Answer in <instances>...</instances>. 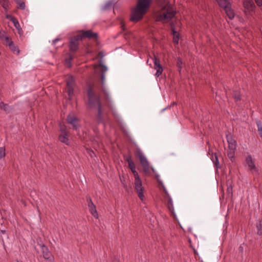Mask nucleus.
I'll return each mask as SVG.
<instances>
[{"instance_id":"nucleus-1","label":"nucleus","mask_w":262,"mask_h":262,"mask_svg":"<svg viewBox=\"0 0 262 262\" xmlns=\"http://www.w3.org/2000/svg\"><path fill=\"white\" fill-rule=\"evenodd\" d=\"M159 4L158 10L155 12V20L162 23L169 22L176 14L173 8L166 0H159Z\"/></svg>"},{"instance_id":"nucleus-2","label":"nucleus","mask_w":262,"mask_h":262,"mask_svg":"<svg viewBox=\"0 0 262 262\" xmlns=\"http://www.w3.org/2000/svg\"><path fill=\"white\" fill-rule=\"evenodd\" d=\"M151 0H138L136 7L132 10L130 20L137 22L141 19L149 8Z\"/></svg>"},{"instance_id":"nucleus-3","label":"nucleus","mask_w":262,"mask_h":262,"mask_svg":"<svg viewBox=\"0 0 262 262\" xmlns=\"http://www.w3.org/2000/svg\"><path fill=\"white\" fill-rule=\"evenodd\" d=\"M88 96L89 98L88 105L91 108H97L98 118L99 120L102 119L101 105L100 97L96 96L92 88H89L88 90Z\"/></svg>"},{"instance_id":"nucleus-4","label":"nucleus","mask_w":262,"mask_h":262,"mask_svg":"<svg viewBox=\"0 0 262 262\" xmlns=\"http://www.w3.org/2000/svg\"><path fill=\"white\" fill-rule=\"evenodd\" d=\"M99 66L104 69H102L101 70V89H102V91L103 94L105 95L106 98L107 99H108L109 98L108 90L105 84V72L107 70V68L103 64L102 61L101 60L100 61Z\"/></svg>"},{"instance_id":"nucleus-5","label":"nucleus","mask_w":262,"mask_h":262,"mask_svg":"<svg viewBox=\"0 0 262 262\" xmlns=\"http://www.w3.org/2000/svg\"><path fill=\"white\" fill-rule=\"evenodd\" d=\"M220 7L223 8L230 19L234 17V13L230 7V0H216Z\"/></svg>"},{"instance_id":"nucleus-6","label":"nucleus","mask_w":262,"mask_h":262,"mask_svg":"<svg viewBox=\"0 0 262 262\" xmlns=\"http://www.w3.org/2000/svg\"><path fill=\"white\" fill-rule=\"evenodd\" d=\"M134 186L140 199L142 201H144V187H143L142 182L140 177L135 178Z\"/></svg>"},{"instance_id":"nucleus-7","label":"nucleus","mask_w":262,"mask_h":262,"mask_svg":"<svg viewBox=\"0 0 262 262\" xmlns=\"http://www.w3.org/2000/svg\"><path fill=\"white\" fill-rule=\"evenodd\" d=\"M246 165L248 167L249 169L253 174H257L258 173V169L256 166L254 160L252 158L251 155L248 154L245 159Z\"/></svg>"},{"instance_id":"nucleus-8","label":"nucleus","mask_w":262,"mask_h":262,"mask_svg":"<svg viewBox=\"0 0 262 262\" xmlns=\"http://www.w3.org/2000/svg\"><path fill=\"white\" fill-rule=\"evenodd\" d=\"M138 156L139 158L140 163L143 167L144 171L146 174H149L150 173V168L146 158L141 151H138Z\"/></svg>"},{"instance_id":"nucleus-9","label":"nucleus","mask_w":262,"mask_h":262,"mask_svg":"<svg viewBox=\"0 0 262 262\" xmlns=\"http://www.w3.org/2000/svg\"><path fill=\"white\" fill-rule=\"evenodd\" d=\"M60 134L59 135V140L66 145L70 144V141L69 139V135L68 132L66 130V128L64 126L60 125Z\"/></svg>"},{"instance_id":"nucleus-10","label":"nucleus","mask_w":262,"mask_h":262,"mask_svg":"<svg viewBox=\"0 0 262 262\" xmlns=\"http://www.w3.org/2000/svg\"><path fill=\"white\" fill-rule=\"evenodd\" d=\"M81 40L80 35H76L70 39V49L71 51L75 52L77 50L79 46V41Z\"/></svg>"},{"instance_id":"nucleus-11","label":"nucleus","mask_w":262,"mask_h":262,"mask_svg":"<svg viewBox=\"0 0 262 262\" xmlns=\"http://www.w3.org/2000/svg\"><path fill=\"white\" fill-rule=\"evenodd\" d=\"M39 246L41 248L43 258L50 262H54V257L49 251L48 248L43 244H40Z\"/></svg>"},{"instance_id":"nucleus-12","label":"nucleus","mask_w":262,"mask_h":262,"mask_svg":"<svg viewBox=\"0 0 262 262\" xmlns=\"http://www.w3.org/2000/svg\"><path fill=\"white\" fill-rule=\"evenodd\" d=\"M88 201V206L89 209V211L95 217L96 219H98L99 217L98 213L96 210V206L93 203L92 199L88 197L87 198Z\"/></svg>"},{"instance_id":"nucleus-13","label":"nucleus","mask_w":262,"mask_h":262,"mask_svg":"<svg viewBox=\"0 0 262 262\" xmlns=\"http://www.w3.org/2000/svg\"><path fill=\"white\" fill-rule=\"evenodd\" d=\"M81 37V40L83 38H97L98 37V34L92 32V30H89L87 31H82L80 34H79Z\"/></svg>"},{"instance_id":"nucleus-14","label":"nucleus","mask_w":262,"mask_h":262,"mask_svg":"<svg viewBox=\"0 0 262 262\" xmlns=\"http://www.w3.org/2000/svg\"><path fill=\"white\" fill-rule=\"evenodd\" d=\"M68 123L71 124L73 129L77 130L78 128L79 125L78 124V119L73 115H69L67 119Z\"/></svg>"},{"instance_id":"nucleus-15","label":"nucleus","mask_w":262,"mask_h":262,"mask_svg":"<svg viewBox=\"0 0 262 262\" xmlns=\"http://www.w3.org/2000/svg\"><path fill=\"white\" fill-rule=\"evenodd\" d=\"M244 7L248 11H253L255 8V5L252 0H244Z\"/></svg>"},{"instance_id":"nucleus-16","label":"nucleus","mask_w":262,"mask_h":262,"mask_svg":"<svg viewBox=\"0 0 262 262\" xmlns=\"http://www.w3.org/2000/svg\"><path fill=\"white\" fill-rule=\"evenodd\" d=\"M227 141L229 150H235L236 148V141L231 136H227Z\"/></svg>"},{"instance_id":"nucleus-17","label":"nucleus","mask_w":262,"mask_h":262,"mask_svg":"<svg viewBox=\"0 0 262 262\" xmlns=\"http://www.w3.org/2000/svg\"><path fill=\"white\" fill-rule=\"evenodd\" d=\"M164 191L166 194V196L167 197L168 199V208L170 212H173L174 208L173 205L172 200L170 196L169 195V194L168 193L167 191L165 190H164Z\"/></svg>"},{"instance_id":"nucleus-18","label":"nucleus","mask_w":262,"mask_h":262,"mask_svg":"<svg viewBox=\"0 0 262 262\" xmlns=\"http://www.w3.org/2000/svg\"><path fill=\"white\" fill-rule=\"evenodd\" d=\"M10 49L13 52V53L18 55L20 51L17 46H16L13 42H11L10 45L9 46Z\"/></svg>"},{"instance_id":"nucleus-19","label":"nucleus","mask_w":262,"mask_h":262,"mask_svg":"<svg viewBox=\"0 0 262 262\" xmlns=\"http://www.w3.org/2000/svg\"><path fill=\"white\" fill-rule=\"evenodd\" d=\"M171 31L173 35V41L174 43L178 44L179 43V35L178 32L174 29L173 26L171 25Z\"/></svg>"},{"instance_id":"nucleus-20","label":"nucleus","mask_w":262,"mask_h":262,"mask_svg":"<svg viewBox=\"0 0 262 262\" xmlns=\"http://www.w3.org/2000/svg\"><path fill=\"white\" fill-rule=\"evenodd\" d=\"M0 5L4 9L5 11L7 12L9 9V2L8 0H0Z\"/></svg>"},{"instance_id":"nucleus-21","label":"nucleus","mask_w":262,"mask_h":262,"mask_svg":"<svg viewBox=\"0 0 262 262\" xmlns=\"http://www.w3.org/2000/svg\"><path fill=\"white\" fill-rule=\"evenodd\" d=\"M129 168L130 169L132 172H133L134 177H139L137 171L136 170V166L134 163H129L128 165Z\"/></svg>"},{"instance_id":"nucleus-22","label":"nucleus","mask_w":262,"mask_h":262,"mask_svg":"<svg viewBox=\"0 0 262 262\" xmlns=\"http://www.w3.org/2000/svg\"><path fill=\"white\" fill-rule=\"evenodd\" d=\"M0 108L7 113H9L11 111V108L3 102H0Z\"/></svg>"},{"instance_id":"nucleus-23","label":"nucleus","mask_w":262,"mask_h":262,"mask_svg":"<svg viewBox=\"0 0 262 262\" xmlns=\"http://www.w3.org/2000/svg\"><path fill=\"white\" fill-rule=\"evenodd\" d=\"M211 159L217 168H219V161L216 153L213 154L211 157Z\"/></svg>"},{"instance_id":"nucleus-24","label":"nucleus","mask_w":262,"mask_h":262,"mask_svg":"<svg viewBox=\"0 0 262 262\" xmlns=\"http://www.w3.org/2000/svg\"><path fill=\"white\" fill-rule=\"evenodd\" d=\"M75 79L73 76H69L67 79V86H74Z\"/></svg>"},{"instance_id":"nucleus-25","label":"nucleus","mask_w":262,"mask_h":262,"mask_svg":"<svg viewBox=\"0 0 262 262\" xmlns=\"http://www.w3.org/2000/svg\"><path fill=\"white\" fill-rule=\"evenodd\" d=\"M235 150H229H229L227 152V155H228L229 158L232 161H233L235 159V157H234Z\"/></svg>"},{"instance_id":"nucleus-26","label":"nucleus","mask_w":262,"mask_h":262,"mask_svg":"<svg viewBox=\"0 0 262 262\" xmlns=\"http://www.w3.org/2000/svg\"><path fill=\"white\" fill-rule=\"evenodd\" d=\"M155 70H156V73L155 75L158 77H159L162 73L163 69L162 66L158 67V68H155Z\"/></svg>"},{"instance_id":"nucleus-27","label":"nucleus","mask_w":262,"mask_h":262,"mask_svg":"<svg viewBox=\"0 0 262 262\" xmlns=\"http://www.w3.org/2000/svg\"><path fill=\"white\" fill-rule=\"evenodd\" d=\"M15 2L19 5V7L21 9L24 10L25 9L26 6L24 2L21 0H15Z\"/></svg>"},{"instance_id":"nucleus-28","label":"nucleus","mask_w":262,"mask_h":262,"mask_svg":"<svg viewBox=\"0 0 262 262\" xmlns=\"http://www.w3.org/2000/svg\"><path fill=\"white\" fill-rule=\"evenodd\" d=\"M256 228L257 230V234L259 235H262V224L260 222H259L258 223H257Z\"/></svg>"},{"instance_id":"nucleus-29","label":"nucleus","mask_w":262,"mask_h":262,"mask_svg":"<svg viewBox=\"0 0 262 262\" xmlns=\"http://www.w3.org/2000/svg\"><path fill=\"white\" fill-rule=\"evenodd\" d=\"M68 95L69 97V99H71L72 97L74 94V86H69L68 87Z\"/></svg>"},{"instance_id":"nucleus-30","label":"nucleus","mask_w":262,"mask_h":262,"mask_svg":"<svg viewBox=\"0 0 262 262\" xmlns=\"http://www.w3.org/2000/svg\"><path fill=\"white\" fill-rule=\"evenodd\" d=\"M154 63L155 68H158V67L162 66L160 63L159 59L156 57L154 58Z\"/></svg>"},{"instance_id":"nucleus-31","label":"nucleus","mask_w":262,"mask_h":262,"mask_svg":"<svg viewBox=\"0 0 262 262\" xmlns=\"http://www.w3.org/2000/svg\"><path fill=\"white\" fill-rule=\"evenodd\" d=\"M113 6V2L111 1H109L107 2L103 6V10H106L111 7H112Z\"/></svg>"},{"instance_id":"nucleus-32","label":"nucleus","mask_w":262,"mask_h":262,"mask_svg":"<svg viewBox=\"0 0 262 262\" xmlns=\"http://www.w3.org/2000/svg\"><path fill=\"white\" fill-rule=\"evenodd\" d=\"M8 36L7 35L6 33L4 31L0 33V39L2 41L5 40L6 38L8 37Z\"/></svg>"},{"instance_id":"nucleus-33","label":"nucleus","mask_w":262,"mask_h":262,"mask_svg":"<svg viewBox=\"0 0 262 262\" xmlns=\"http://www.w3.org/2000/svg\"><path fill=\"white\" fill-rule=\"evenodd\" d=\"M5 156V150L3 147H0V160Z\"/></svg>"},{"instance_id":"nucleus-34","label":"nucleus","mask_w":262,"mask_h":262,"mask_svg":"<svg viewBox=\"0 0 262 262\" xmlns=\"http://www.w3.org/2000/svg\"><path fill=\"white\" fill-rule=\"evenodd\" d=\"M256 124L259 133L262 132V124L261 122L259 121H257Z\"/></svg>"},{"instance_id":"nucleus-35","label":"nucleus","mask_w":262,"mask_h":262,"mask_svg":"<svg viewBox=\"0 0 262 262\" xmlns=\"http://www.w3.org/2000/svg\"><path fill=\"white\" fill-rule=\"evenodd\" d=\"M4 43L8 46H9L10 45L11 42H13L8 36V37L6 38V39L4 40H3Z\"/></svg>"},{"instance_id":"nucleus-36","label":"nucleus","mask_w":262,"mask_h":262,"mask_svg":"<svg viewBox=\"0 0 262 262\" xmlns=\"http://www.w3.org/2000/svg\"><path fill=\"white\" fill-rule=\"evenodd\" d=\"M12 22L13 23L14 26H15V27L16 28L18 29V27H19V26H20L16 18L15 19H14L13 21Z\"/></svg>"},{"instance_id":"nucleus-37","label":"nucleus","mask_w":262,"mask_h":262,"mask_svg":"<svg viewBox=\"0 0 262 262\" xmlns=\"http://www.w3.org/2000/svg\"><path fill=\"white\" fill-rule=\"evenodd\" d=\"M6 18L9 19L10 20H11V21H13L14 19H15V18L13 17L12 16H11V15H9V14H7L6 15Z\"/></svg>"},{"instance_id":"nucleus-38","label":"nucleus","mask_w":262,"mask_h":262,"mask_svg":"<svg viewBox=\"0 0 262 262\" xmlns=\"http://www.w3.org/2000/svg\"><path fill=\"white\" fill-rule=\"evenodd\" d=\"M182 64V61L181 59L179 58L178 59V61H177V66L180 68H182V67H181Z\"/></svg>"},{"instance_id":"nucleus-39","label":"nucleus","mask_w":262,"mask_h":262,"mask_svg":"<svg viewBox=\"0 0 262 262\" xmlns=\"http://www.w3.org/2000/svg\"><path fill=\"white\" fill-rule=\"evenodd\" d=\"M255 2L258 7L262 6V0H255Z\"/></svg>"},{"instance_id":"nucleus-40","label":"nucleus","mask_w":262,"mask_h":262,"mask_svg":"<svg viewBox=\"0 0 262 262\" xmlns=\"http://www.w3.org/2000/svg\"><path fill=\"white\" fill-rule=\"evenodd\" d=\"M126 161L127 162L128 165H129V163H134V162L133 161V160H132L131 157H130V156L126 158Z\"/></svg>"},{"instance_id":"nucleus-41","label":"nucleus","mask_w":262,"mask_h":262,"mask_svg":"<svg viewBox=\"0 0 262 262\" xmlns=\"http://www.w3.org/2000/svg\"><path fill=\"white\" fill-rule=\"evenodd\" d=\"M88 152L92 158H93L95 156V153L93 151L89 150Z\"/></svg>"},{"instance_id":"nucleus-42","label":"nucleus","mask_w":262,"mask_h":262,"mask_svg":"<svg viewBox=\"0 0 262 262\" xmlns=\"http://www.w3.org/2000/svg\"><path fill=\"white\" fill-rule=\"evenodd\" d=\"M232 187L231 186H228L227 188V191L228 193H232Z\"/></svg>"},{"instance_id":"nucleus-43","label":"nucleus","mask_w":262,"mask_h":262,"mask_svg":"<svg viewBox=\"0 0 262 262\" xmlns=\"http://www.w3.org/2000/svg\"><path fill=\"white\" fill-rule=\"evenodd\" d=\"M234 98L236 100H238L241 99V96L239 94H235Z\"/></svg>"},{"instance_id":"nucleus-44","label":"nucleus","mask_w":262,"mask_h":262,"mask_svg":"<svg viewBox=\"0 0 262 262\" xmlns=\"http://www.w3.org/2000/svg\"><path fill=\"white\" fill-rule=\"evenodd\" d=\"M59 39H58V38H56V39H55L53 40V41H52V43H53V45H54V46H55V43H56V42H57V41H59Z\"/></svg>"},{"instance_id":"nucleus-45","label":"nucleus","mask_w":262,"mask_h":262,"mask_svg":"<svg viewBox=\"0 0 262 262\" xmlns=\"http://www.w3.org/2000/svg\"><path fill=\"white\" fill-rule=\"evenodd\" d=\"M239 249H240L241 250H243V247H242L241 246L239 247Z\"/></svg>"},{"instance_id":"nucleus-46","label":"nucleus","mask_w":262,"mask_h":262,"mask_svg":"<svg viewBox=\"0 0 262 262\" xmlns=\"http://www.w3.org/2000/svg\"><path fill=\"white\" fill-rule=\"evenodd\" d=\"M17 262H23V261H20V260H17Z\"/></svg>"},{"instance_id":"nucleus-47","label":"nucleus","mask_w":262,"mask_h":262,"mask_svg":"<svg viewBox=\"0 0 262 262\" xmlns=\"http://www.w3.org/2000/svg\"><path fill=\"white\" fill-rule=\"evenodd\" d=\"M72 59V57L71 56H70V60H71Z\"/></svg>"}]
</instances>
